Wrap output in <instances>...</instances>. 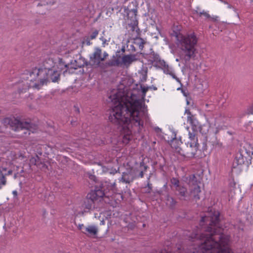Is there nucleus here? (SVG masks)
I'll use <instances>...</instances> for the list:
<instances>
[{"label":"nucleus","mask_w":253,"mask_h":253,"mask_svg":"<svg viewBox=\"0 0 253 253\" xmlns=\"http://www.w3.org/2000/svg\"><path fill=\"white\" fill-rule=\"evenodd\" d=\"M222 145V144L219 142V141H216V143L215 145V147L216 148V147H220Z\"/></svg>","instance_id":"obj_33"},{"label":"nucleus","mask_w":253,"mask_h":253,"mask_svg":"<svg viewBox=\"0 0 253 253\" xmlns=\"http://www.w3.org/2000/svg\"><path fill=\"white\" fill-rule=\"evenodd\" d=\"M146 79H147V74H146V73L145 72L142 74V77L140 78V81L142 82H144L146 81Z\"/></svg>","instance_id":"obj_28"},{"label":"nucleus","mask_w":253,"mask_h":253,"mask_svg":"<svg viewBox=\"0 0 253 253\" xmlns=\"http://www.w3.org/2000/svg\"><path fill=\"white\" fill-rule=\"evenodd\" d=\"M224 3L225 4H227V7L228 8H233V7L230 4L227 3L226 2L224 1Z\"/></svg>","instance_id":"obj_36"},{"label":"nucleus","mask_w":253,"mask_h":253,"mask_svg":"<svg viewBox=\"0 0 253 253\" xmlns=\"http://www.w3.org/2000/svg\"><path fill=\"white\" fill-rule=\"evenodd\" d=\"M180 87H179V88H177V90H180Z\"/></svg>","instance_id":"obj_45"},{"label":"nucleus","mask_w":253,"mask_h":253,"mask_svg":"<svg viewBox=\"0 0 253 253\" xmlns=\"http://www.w3.org/2000/svg\"><path fill=\"white\" fill-rule=\"evenodd\" d=\"M140 87L141 95L138 89L128 90L120 88L113 98L115 103L110 111L109 120L122 126V142L124 145L129 143L133 132H139L143 128L144 122L149 121L147 106L143 100L146 92L152 86Z\"/></svg>","instance_id":"obj_1"},{"label":"nucleus","mask_w":253,"mask_h":253,"mask_svg":"<svg viewBox=\"0 0 253 253\" xmlns=\"http://www.w3.org/2000/svg\"><path fill=\"white\" fill-rule=\"evenodd\" d=\"M120 181H121L125 183H129L132 180L130 178V175L129 173L126 172H123L121 178L119 179Z\"/></svg>","instance_id":"obj_19"},{"label":"nucleus","mask_w":253,"mask_h":253,"mask_svg":"<svg viewBox=\"0 0 253 253\" xmlns=\"http://www.w3.org/2000/svg\"><path fill=\"white\" fill-rule=\"evenodd\" d=\"M144 41L140 38L135 39L134 43L139 47L140 50H142L144 47Z\"/></svg>","instance_id":"obj_21"},{"label":"nucleus","mask_w":253,"mask_h":253,"mask_svg":"<svg viewBox=\"0 0 253 253\" xmlns=\"http://www.w3.org/2000/svg\"><path fill=\"white\" fill-rule=\"evenodd\" d=\"M176 61H179V60H178V59H176Z\"/></svg>","instance_id":"obj_44"},{"label":"nucleus","mask_w":253,"mask_h":253,"mask_svg":"<svg viewBox=\"0 0 253 253\" xmlns=\"http://www.w3.org/2000/svg\"><path fill=\"white\" fill-rule=\"evenodd\" d=\"M189 141L186 144L187 147L192 149L191 155L194 157L195 152L197 151L199 147L197 138L196 137L195 133L189 132L188 133Z\"/></svg>","instance_id":"obj_8"},{"label":"nucleus","mask_w":253,"mask_h":253,"mask_svg":"<svg viewBox=\"0 0 253 253\" xmlns=\"http://www.w3.org/2000/svg\"><path fill=\"white\" fill-rule=\"evenodd\" d=\"M150 61L154 64V65L157 67H158L160 64L161 63V61H163L164 60H162L159 55L156 53H152L150 56Z\"/></svg>","instance_id":"obj_17"},{"label":"nucleus","mask_w":253,"mask_h":253,"mask_svg":"<svg viewBox=\"0 0 253 253\" xmlns=\"http://www.w3.org/2000/svg\"><path fill=\"white\" fill-rule=\"evenodd\" d=\"M204 127H206V130H208V127H207V126H205V125H204V126H203L201 127V129H200V132H201L202 133H203V134H204V133L206 134V131L203 130V129Z\"/></svg>","instance_id":"obj_30"},{"label":"nucleus","mask_w":253,"mask_h":253,"mask_svg":"<svg viewBox=\"0 0 253 253\" xmlns=\"http://www.w3.org/2000/svg\"><path fill=\"white\" fill-rule=\"evenodd\" d=\"M241 151L250 158H251L252 156L253 155V147L250 144L246 143Z\"/></svg>","instance_id":"obj_16"},{"label":"nucleus","mask_w":253,"mask_h":253,"mask_svg":"<svg viewBox=\"0 0 253 253\" xmlns=\"http://www.w3.org/2000/svg\"><path fill=\"white\" fill-rule=\"evenodd\" d=\"M82 232L88 236H95L97 235L98 229L95 225H89L85 227Z\"/></svg>","instance_id":"obj_14"},{"label":"nucleus","mask_w":253,"mask_h":253,"mask_svg":"<svg viewBox=\"0 0 253 253\" xmlns=\"http://www.w3.org/2000/svg\"><path fill=\"white\" fill-rule=\"evenodd\" d=\"M59 78V74L53 68L38 69L35 68L31 72H27L22 75V84L23 87L20 89V92L27 90L31 87L40 89L47 82H57Z\"/></svg>","instance_id":"obj_2"},{"label":"nucleus","mask_w":253,"mask_h":253,"mask_svg":"<svg viewBox=\"0 0 253 253\" xmlns=\"http://www.w3.org/2000/svg\"><path fill=\"white\" fill-rule=\"evenodd\" d=\"M83 227H84V225L83 224H81V225H79V228L80 229H82Z\"/></svg>","instance_id":"obj_40"},{"label":"nucleus","mask_w":253,"mask_h":253,"mask_svg":"<svg viewBox=\"0 0 253 253\" xmlns=\"http://www.w3.org/2000/svg\"><path fill=\"white\" fill-rule=\"evenodd\" d=\"M215 127H211V130L214 133L217 134L220 130L223 129L225 126L224 125H218V121L216 120L214 124Z\"/></svg>","instance_id":"obj_18"},{"label":"nucleus","mask_w":253,"mask_h":253,"mask_svg":"<svg viewBox=\"0 0 253 253\" xmlns=\"http://www.w3.org/2000/svg\"><path fill=\"white\" fill-rule=\"evenodd\" d=\"M58 253H66V252H59Z\"/></svg>","instance_id":"obj_41"},{"label":"nucleus","mask_w":253,"mask_h":253,"mask_svg":"<svg viewBox=\"0 0 253 253\" xmlns=\"http://www.w3.org/2000/svg\"><path fill=\"white\" fill-rule=\"evenodd\" d=\"M85 64L84 59L83 57H80L77 60H73L70 62L71 68L77 69L79 68L83 67Z\"/></svg>","instance_id":"obj_15"},{"label":"nucleus","mask_w":253,"mask_h":253,"mask_svg":"<svg viewBox=\"0 0 253 253\" xmlns=\"http://www.w3.org/2000/svg\"><path fill=\"white\" fill-rule=\"evenodd\" d=\"M138 177H141V178H142L143 177V172L142 171H141L139 175H138Z\"/></svg>","instance_id":"obj_37"},{"label":"nucleus","mask_w":253,"mask_h":253,"mask_svg":"<svg viewBox=\"0 0 253 253\" xmlns=\"http://www.w3.org/2000/svg\"><path fill=\"white\" fill-rule=\"evenodd\" d=\"M2 124L5 126H9L10 128L14 131H22V132L20 134L22 135L23 134L26 135L30 134V132H34L31 129V125L28 123H23L20 122L18 119L14 118H5L2 120Z\"/></svg>","instance_id":"obj_4"},{"label":"nucleus","mask_w":253,"mask_h":253,"mask_svg":"<svg viewBox=\"0 0 253 253\" xmlns=\"http://www.w3.org/2000/svg\"><path fill=\"white\" fill-rule=\"evenodd\" d=\"M12 170H8L7 173H5V175H10L12 174Z\"/></svg>","instance_id":"obj_38"},{"label":"nucleus","mask_w":253,"mask_h":253,"mask_svg":"<svg viewBox=\"0 0 253 253\" xmlns=\"http://www.w3.org/2000/svg\"><path fill=\"white\" fill-rule=\"evenodd\" d=\"M158 68L162 69L164 73L170 76L177 82L181 84L180 80L175 76L172 68L167 64L164 60L161 61V63Z\"/></svg>","instance_id":"obj_9"},{"label":"nucleus","mask_w":253,"mask_h":253,"mask_svg":"<svg viewBox=\"0 0 253 253\" xmlns=\"http://www.w3.org/2000/svg\"><path fill=\"white\" fill-rule=\"evenodd\" d=\"M149 179H150V176H149V177H148V178H147V184L146 186L145 187V188L147 189L146 190V192L148 193H150L151 191L152 190V186H151V184L150 183Z\"/></svg>","instance_id":"obj_27"},{"label":"nucleus","mask_w":253,"mask_h":253,"mask_svg":"<svg viewBox=\"0 0 253 253\" xmlns=\"http://www.w3.org/2000/svg\"><path fill=\"white\" fill-rule=\"evenodd\" d=\"M7 170V169L6 168H4V167H1L0 168V173H1V174H2V172L3 171H6Z\"/></svg>","instance_id":"obj_32"},{"label":"nucleus","mask_w":253,"mask_h":253,"mask_svg":"<svg viewBox=\"0 0 253 253\" xmlns=\"http://www.w3.org/2000/svg\"><path fill=\"white\" fill-rule=\"evenodd\" d=\"M245 158L244 154L241 151L238 153L233 162V169L236 168V166H242L245 162Z\"/></svg>","instance_id":"obj_12"},{"label":"nucleus","mask_w":253,"mask_h":253,"mask_svg":"<svg viewBox=\"0 0 253 253\" xmlns=\"http://www.w3.org/2000/svg\"><path fill=\"white\" fill-rule=\"evenodd\" d=\"M137 13V10L136 9H132L129 10L127 13L128 17L130 15H131V21L128 24V26L132 32H137L138 29V21L136 18Z\"/></svg>","instance_id":"obj_10"},{"label":"nucleus","mask_w":253,"mask_h":253,"mask_svg":"<svg viewBox=\"0 0 253 253\" xmlns=\"http://www.w3.org/2000/svg\"><path fill=\"white\" fill-rule=\"evenodd\" d=\"M94 201L95 200L93 198L89 197V194L87 195V197L83 205L84 212H86L95 207Z\"/></svg>","instance_id":"obj_11"},{"label":"nucleus","mask_w":253,"mask_h":253,"mask_svg":"<svg viewBox=\"0 0 253 253\" xmlns=\"http://www.w3.org/2000/svg\"><path fill=\"white\" fill-rule=\"evenodd\" d=\"M105 187H107L108 191H111L113 193H116L117 191L116 183L115 182L112 183L106 181L103 184V188L101 189L96 188L94 191H92L89 193V197L93 198L95 200H97L98 198H102L107 193V192L105 191L106 190L104 189Z\"/></svg>","instance_id":"obj_5"},{"label":"nucleus","mask_w":253,"mask_h":253,"mask_svg":"<svg viewBox=\"0 0 253 253\" xmlns=\"http://www.w3.org/2000/svg\"><path fill=\"white\" fill-rule=\"evenodd\" d=\"M39 160V158L37 155H36L34 157H33L30 159V163L31 165H38V162Z\"/></svg>","instance_id":"obj_25"},{"label":"nucleus","mask_w":253,"mask_h":253,"mask_svg":"<svg viewBox=\"0 0 253 253\" xmlns=\"http://www.w3.org/2000/svg\"><path fill=\"white\" fill-rule=\"evenodd\" d=\"M151 86H152V87H151V89H154V90H156L157 89V87L154 86H153V85H152Z\"/></svg>","instance_id":"obj_39"},{"label":"nucleus","mask_w":253,"mask_h":253,"mask_svg":"<svg viewBox=\"0 0 253 253\" xmlns=\"http://www.w3.org/2000/svg\"><path fill=\"white\" fill-rule=\"evenodd\" d=\"M195 12L198 14L200 16L203 15L207 18H210V15L207 11H205L204 10L201 11L199 7H197V9L195 10Z\"/></svg>","instance_id":"obj_22"},{"label":"nucleus","mask_w":253,"mask_h":253,"mask_svg":"<svg viewBox=\"0 0 253 253\" xmlns=\"http://www.w3.org/2000/svg\"><path fill=\"white\" fill-rule=\"evenodd\" d=\"M143 164V162L140 163V165L141 166Z\"/></svg>","instance_id":"obj_43"},{"label":"nucleus","mask_w":253,"mask_h":253,"mask_svg":"<svg viewBox=\"0 0 253 253\" xmlns=\"http://www.w3.org/2000/svg\"><path fill=\"white\" fill-rule=\"evenodd\" d=\"M154 129H155V130L156 132H159V131H161V128H159V127H158V126H157V127H154Z\"/></svg>","instance_id":"obj_34"},{"label":"nucleus","mask_w":253,"mask_h":253,"mask_svg":"<svg viewBox=\"0 0 253 253\" xmlns=\"http://www.w3.org/2000/svg\"><path fill=\"white\" fill-rule=\"evenodd\" d=\"M187 122H188L191 125H196L197 121L195 119L194 116L191 115V116H187Z\"/></svg>","instance_id":"obj_24"},{"label":"nucleus","mask_w":253,"mask_h":253,"mask_svg":"<svg viewBox=\"0 0 253 253\" xmlns=\"http://www.w3.org/2000/svg\"><path fill=\"white\" fill-rule=\"evenodd\" d=\"M185 114L187 116H191L192 114L189 109H186L185 110Z\"/></svg>","instance_id":"obj_31"},{"label":"nucleus","mask_w":253,"mask_h":253,"mask_svg":"<svg viewBox=\"0 0 253 253\" xmlns=\"http://www.w3.org/2000/svg\"><path fill=\"white\" fill-rule=\"evenodd\" d=\"M175 38V44L181 51V57L185 62L193 57L196 52L198 38L194 32L183 34L179 31H173L171 34Z\"/></svg>","instance_id":"obj_3"},{"label":"nucleus","mask_w":253,"mask_h":253,"mask_svg":"<svg viewBox=\"0 0 253 253\" xmlns=\"http://www.w3.org/2000/svg\"><path fill=\"white\" fill-rule=\"evenodd\" d=\"M137 60L135 54L125 55L122 57V60L126 66H129L132 62Z\"/></svg>","instance_id":"obj_13"},{"label":"nucleus","mask_w":253,"mask_h":253,"mask_svg":"<svg viewBox=\"0 0 253 253\" xmlns=\"http://www.w3.org/2000/svg\"><path fill=\"white\" fill-rule=\"evenodd\" d=\"M186 180L190 188L191 194L195 200H199L200 198L199 194L201 191L200 187L197 184L196 176L194 174L190 175L188 177L186 178Z\"/></svg>","instance_id":"obj_6"},{"label":"nucleus","mask_w":253,"mask_h":253,"mask_svg":"<svg viewBox=\"0 0 253 253\" xmlns=\"http://www.w3.org/2000/svg\"><path fill=\"white\" fill-rule=\"evenodd\" d=\"M108 56V54L104 51L102 55V51L99 48H96L93 54L90 56V61L92 65L96 67H101V62Z\"/></svg>","instance_id":"obj_7"},{"label":"nucleus","mask_w":253,"mask_h":253,"mask_svg":"<svg viewBox=\"0 0 253 253\" xmlns=\"http://www.w3.org/2000/svg\"><path fill=\"white\" fill-rule=\"evenodd\" d=\"M76 110L78 112H79V109L78 108H76Z\"/></svg>","instance_id":"obj_42"},{"label":"nucleus","mask_w":253,"mask_h":253,"mask_svg":"<svg viewBox=\"0 0 253 253\" xmlns=\"http://www.w3.org/2000/svg\"><path fill=\"white\" fill-rule=\"evenodd\" d=\"M178 192L179 195L183 197H185L187 194V188L182 184L175 189Z\"/></svg>","instance_id":"obj_20"},{"label":"nucleus","mask_w":253,"mask_h":253,"mask_svg":"<svg viewBox=\"0 0 253 253\" xmlns=\"http://www.w3.org/2000/svg\"><path fill=\"white\" fill-rule=\"evenodd\" d=\"M98 34V32L97 30H95V31H94L92 33V34L90 35L91 39H95L96 37V36H97Z\"/></svg>","instance_id":"obj_29"},{"label":"nucleus","mask_w":253,"mask_h":253,"mask_svg":"<svg viewBox=\"0 0 253 253\" xmlns=\"http://www.w3.org/2000/svg\"><path fill=\"white\" fill-rule=\"evenodd\" d=\"M12 194L14 197H16L17 196V192L16 190L13 191Z\"/></svg>","instance_id":"obj_35"},{"label":"nucleus","mask_w":253,"mask_h":253,"mask_svg":"<svg viewBox=\"0 0 253 253\" xmlns=\"http://www.w3.org/2000/svg\"><path fill=\"white\" fill-rule=\"evenodd\" d=\"M6 179L3 174L0 175V189L6 184Z\"/></svg>","instance_id":"obj_26"},{"label":"nucleus","mask_w":253,"mask_h":253,"mask_svg":"<svg viewBox=\"0 0 253 253\" xmlns=\"http://www.w3.org/2000/svg\"><path fill=\"white\" fill-rule=\"evenodd\" d=\"M170 182L171 184L175 187V188L178 187L182 184L180 183L179 181L176 178L173 177L171 179Z\"/></svg>","instance_id":"obj_23"}]
</instances>
